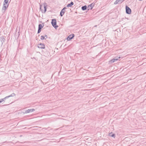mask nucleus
<instances>
[{
    "label": "nucleus",
    "mask_w": 146,
    "mask_h": 146,
    "mask_svg": "<svg viewBox=\"0 0 146 146\" xmlns=\"http://www.w3.org/2000/svg\"><path fill=\"white\" fill-rule=\"evenodd\" d=\"M9 4V0H4L3 2L2 10L5 11L8 8Z\"/></svg>",
    "instance_id": "1"
},
{
    "label": "nucleus",
    "mask_w": 146,
    "mask_h": 146,
    "mask_svg": "<svg viewBox=\"0 0 146 146\" xmlns=\"http://www.w3.org/2000/svg\"><path fill=\"white\" fill-rule=\"evenodd\" d=\"M40 9L42 13H45L46 12V4L45 3L43 5H40Z\"/></svg>",
    "instance_id": "2"
},
{
    "label": "nucleus",
    "mask_w": 146,
    "mask_h": 146,
    "mask_svg": "<svg viewBox=\"0 0 146 146\" xmlns=\"http://www.w3.org/2000/svg\"><path fill=\"white\" fill-rule=\"evenodd\" d=\"M52 23L53 26L56 28L58 27V26L56 25V21L55 19H53L52 20Z\"/></svg>",
    "instance_id": "3"
},
{
    "label": "nucleus",
    "mask_w": 146,
    "mask_h": 146,
    "mask_svg": "<svg viewBox=\"0 0 146 146\" xmlns=\"http://www.w3.org/2000/svg\"><path fill=\"white\" fill-rule=\"evenodd\" d=\"M15 96V94L14 93H13L12 94H11L10 95L7 96L5 97V98H2V99H3V102L5 101L6 99L8 98H9L11 97Z\"/></svg>",
    "instance_id": "4"
},
{
    "label": "nucleus",
    "mask_w": 146,
    "mask_h": 146,
    "mask_svg": "<svg viewBox=\"0 0 146 146\" xmlns=\"http://www.w3.org/2000/svg\"><path fill=\"white\" fill-rule=\"evenodd\" d=\"M126 13L128 14H130L131 13V9L127 6H126Z\"/></svg>",
    "instance_id": "5"
},
{
    "label": "nucleus",
    "mask_w": 146,
    "mask_h": 146,
    "mask_svg": "<svg viewBox=\"0 0 146 146\" xmlns=\"http://www.w3.org/2000/svg\"><path fill=\"white\" fill-rule=\"evenodd\" d=\"M120 58V57H119L118 58H113V59H111V60L109 62L110 63H112L113 62H114L115 61L119 59Z\"/></svg>",
    "instance_id": "6"
},
{
    "label": "nucleus",
    "mask_w": 146,
    "mask_h": 146,
    "mask_svg": "<svg viewBox=\"0 0 146 146\" xmlns=\"http://www.w3.org/2000/svg\"><path fill=\"white\" fill-rule=\"evenodd\" d=\"M38 47L41 48H44L45 46L44 44L43 43H40L38 44Z\"/></svg>",
    "instance_id": "7"
},
{
    "label": "nucleus",
    "mask_w": 146,
    "mask_h": 146,
    "mask_svg": "<svg viewBox=\"0 0 146 146\" xmlns=\"http://www.w3.org/2000/svg\"><path fill=\"white\" fill-rule=\"evenodd\" d=\"M66 9V7H65L61 11L60 13V15L61 16H62L64 14L65 12V9Z\"/></svg>",
    "instance_id": "8"
},
{
    "label": "nucleus",
    "mask_w": 146,
    "mask_h": 146,
    "mask_svg": "<svg viewBox=\"0 0 146 146\" xmlns=\"http://www.w3.org/2000/svg\"><path fill=\"white\" fill-rule=\"evenodd\" d=\"M5 39L3 36H1L0 37V41L1 42V45L3 44V43L5 41Z\"/></svg>",
    "instance_id": "9"
},
{
    "label": "nucleus",
    "mask_w": 146,
    "mask_h": 146,
    "mask_svg": "<svg viewBox=\"0 0 146 146\" xmlns=\"http://www.w3.org/2000/svg\"><path fill=\"white\" fill-rule=\"evenodd\" d=\"M74 34H72L69 36L67 38V40H69L71 39H72L74 36Z\"/></svg>",
    "instance_id": "10"
},
{
    "label": "nucleus",
    "mask_w": 146,
    "mask_h": 146,
    "mask_svg": "<svg viewBox=\"0 0 146 146\" xmlns=\"http://www.w3.org/2000/svg\"><path fill=\"white\" fill-rule=\"evenodd\" d=\"M35 110L34 109H28L25 112V113H30L31 112H33L35 111Z\"/></svg>",
    "instance_id": "11"
},
{
    "label": "nucleus",
    "mask_w": 146,
    "mask_h": 146,
    "mask_svg": "<svg viewBox=\"0 0 146 146\" xmlns=\"http://www.w3.org/2000/svg\"><path fill=\"white\" fill-rule=\"evenodd\" d=\"M94 4H93V3H92L91 4H90V5H89V6H88V10H92V8H93L94 6Z\"/></svg>",
    "instance_id": "12"
},
{
    "label": "nucleus",
    "mask_w": 146,
    "mask_h": 146,
    "mask_svg": "<svg viewBox=\"0 0 146 146\" xmlns=\"http://www.w3.org/2000/svg\"><path fill=\"white\" fill-rule=\"evenodd\" d=\"M44 26V25L43 24H39L38 25V28L42 29L43 27Z\"/></svg>",
    "instance_id": "13"
},
{
    "label": "nucleus",
    "mask_w": 146,
    "mask_h": 146,
    "mask_svg": "<svg viewBox=\"0 0 146 146\" xmlns=\"http://www.w3.org/2000/svg\"><path fill=\"white\" fill-rule=\"evenodd\" d=\"M74 4V3L73 2H72L70 4H68L67 5V7H71Z\"/></svg>",
    "instance_id": "14"
},
{
    "label": "nucleus",
    "mask_w": 146,
    "mask_h": 146,
    "mask_svg": "<svg viewBox=\"0 0 146 146\" xmlns=\"http://www.w3.org/2000/svg\"><path fill=\"white\" fill-rule=\"evenodd\" d=\"M86 8L87 7L86 6L82 7V9L84 10H86Z\"/></svg>",
    "instance_id": "15"
},
{
    "label": "nucleus",
    "mask_w": 146,
    "mask_h": 146,
    "mask_svg": "<svg viewBox=\"0 0 146 146\" xmlns=\"http://www.w3.org/2000/svg\"><path fill=\"white\" fill-rule=\"evenodd\" d=\"M46 37V35H45L44 36H41V38H40V39L42 40H44V39H45V37Z\"/></svg>",
    "instance_id": "16"
},
{
    "label": "nucleus",
    "mask_w": 146,
    "mask_h": 146,
    "mask_svg": "<svg viewBox=\"0 0 146 146\" xmlns=\"http://www.w3.org/2000/svg\"><path fill=\"white\" fill-rule=\"evenodd\" d=\"M110 136L115 137V135L113 134H112V133H111L110 134Z\"/></svg>",
    "instance_id": "17"
},
{
    "label": "nucleus",
    "mask_w": 146,
    "mask_h": 146,
    "mask_svg": "<svg viewBox=\"0 0 146 146\" xmlns=\"http://www.w3.org/2000/svg\"><path fill=\"white\" fill-rule=\"evenodd\" d=\"M41 29L38 28L37 33L38 34V33H40V32H41Z\"/></svg>",
    "instance_id": "18"
},
{
    "label": "nucleus",
    "mask_w": 146,
    "mask_h": 146,
    "mask_svg": "<svg viewBox=\"0 0 146 146\" xmlns=\"http://www.w3.org/2000/svg\"><path fill=\"white\" fill-rule=\"evenodd\" d=\"M119 0H116L115 2V3H114V4H117L118 2H119Z\"/></svg>",
    "instance_id": "19"
},
{
    "label": "nucleus",
    "mask_w": 146,
    "mask_h": 146,
    "mask_svg": "<svg viewBox=\"0 0 146 146\" xmlns=\"http://www.w3.org/2000/svg\"><path fill=\"white\" fill-rule=\"evenodd\" d=\"M3 102V99H0V103H1Z\"/></svg>",
    "instance_id": "20"
},
{
    "label": "nucleus",
    "mask_w": 146,
    "mask_h": 146,
    "mask_svg": "<svg viewBox=\"0 0 146 146\" xmlns=\"http://www.w3.org/2000/svg\"><path fill=\"white\" fill-rule=\"evenodd\" d=\"M0 56H1V54H0Z\"/></svg>",
    "instance_id": "21"
}]
</instances>
